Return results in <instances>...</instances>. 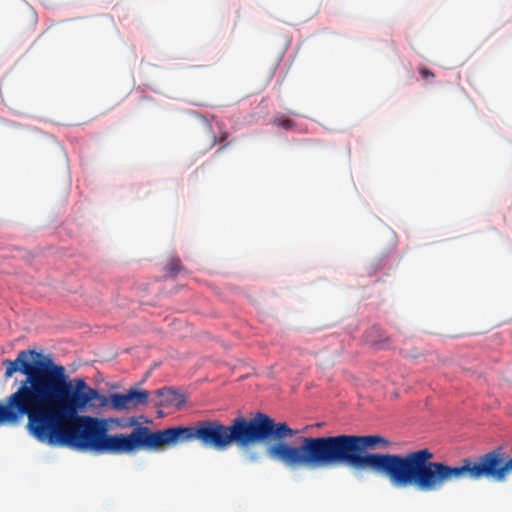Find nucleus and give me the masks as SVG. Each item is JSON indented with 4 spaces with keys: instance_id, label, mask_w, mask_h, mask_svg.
Masks as SVG:
<instances>
[{
    "instance_id": "1",
    "label": "nucleus",
    "mask_w": 512,
    "mask_h": 512,
    "mask_svg": "<svg viewBox=\"0 0 512 512\" xmlns=\"http://www.w3.org/2000/svg\"><path fill=\"white\" fill-rule=\"evenodd\" d=\"M388 441L378 435H348L302 437L298 445L274 443L267 455L289 469L318 470L349 467L370 469L386 477L395 488H414L425 492L433 454L428 449L404 455L368 453V448Z\"/></svg>"
},
{
    "instance_id": "2",
    "label": "nucleus",
    "mask_w": 512,
    "mask_h": 512,
    "mask_svg": "<svg viewBox=\"0 0 512 512\" xmlns=\"http://www.w3.org/2000/svg\"><path fill=\"white\" fill-rule=\"evenodd\" d=\"M4 378L20 372L17 386L22 421L26 428L46 427L80 416L87 407H105L107 396L89 386L83 378L69 379L65 367L35 350H21L14 360L5 359Z\"/></svg>"
},
{
    "instance_id": "3",
    "label": "nucleus",
    "mask_w": 512,
    "mask_h": 512,
    "mask_svg": "<svg viewBox=\"0 0 512 512\" xmlns=\"http://www.w3.org/2000/svg\"><path fill=\"white\" fill-rule=\"evenodd\" d=\"M297 434L285 422H275L268 415L258 412L253 418L236 417L230 425L218 420H201L192 426H175L164 430L152 431L150 435V451L181 443L198 441L203 447L223 451L235 444L247 447L263 441L284 440Z\"/></svg>"
},
{
    "instance_id": "4",
    "label": "nucleus",
    "mask_w": 512,
    "mask_h": 512,
    "mask_svg": "<svg viewBox=\"0 0 512 512\" xmlns=\"http://www.w3.org/2000/svg\"><path fill=\"white\" fill-rule=\"evenodd\" d=\"M132 427L128 434H108L104 420L81 415L60 423L28 430L38 441L51 446H68L115 455L134 454L140 450L150 451L151 429L130 417L127 425Z\"/></svg>"
},
{
    "instance_id": "5",
    "label": "nucleus",
    "mask_w": 512,
    "mask_h": 512,
    "mask_svg": "<svg viewBox=\"0 0 512 512\" xmlns=\"http://www.w3.org/2000/svg\"><path fill=\"white\" fill-rule=\"evenodd\" d=\"M510 473H512V457H509L502 447H497L475 459L464 458L459 466H449L443 462L431 460L425 492L438 491L447 483L464 478L471 480L487 478L504 482Z\"/></svg>"
},
{
    "instance_id": "6",
    "label": "nucleus",
    "mask_w": 512,
    "mask_h": 512,
    "mask_svg": "<svg viewBox=\"0 0 512 512\" xmlns=\"http://www.w3.org/2000/svg\"><path fill=\"white\" fill-rule=\"evenodd\" d=\"M107 398L108 405H110L113 410H131L141 405H147L149 392L146 390L130 388L125 393H114Z\"/></svg>"
},
{
    "instance_id": "7",
    "label": "nucleus",
    "mask_w": 512,
    "mask_h": 512,
    "mask_svg": "<svg viewBox=\"0 0 512 512\" xmlns=\"http://www.w3.org/2000/svg\"><path fill=\"white\" fill-rule=\"evenodd\" d=\"M22 422L17 389L0 402V426L17 425Z\"/></svg>"
},
{
    "instance_id": "8",
    "label": "nucleus",
    "mask_w": 512,
    "mask_h": 512,
    "mask_svg": "<svg viewBox=\"0 0 512 512\" xmlns=\"http://www.w3.org/2000/svg\"><path fill=\"white\" fill-rule=\"evenodd\" d=\"M155 393L160 397V400L155 404L157 407H174L180 409L186 402L185 396L171 387L158 389Z\"/></svg>"
},
{
    "instance_id": "9",
    "label": "nucleus",
    "mask_w": 512,
    "mask_h": 512,
    "mask_svg": "<svg viewBox=\"0 0 512 512\" xmlns=\"http://www.w3.org/2000/svg\"><path fill=\"white\" fill-rule=\"evenodd\" d=\"M166 269L171 274H176L181 270V264L180 261L177 259H172L166 266Z\"/></svg>"
},
{
    "instance_id": "10",
    "label": "nucleus",
    "mask_w": 512,
    "mask_h": 512,
    "mask_svg": "<svg viewBox=\"0 0 512 512\" xmlns=\"http://www.w3.org/2000/svg\"><path fill=\"white\" fill-rule=\"evenodd\" d=\"M275 123L281 127H283L284 129L288 130V129H291L293 126H294V123L293 121H291L290 119L288 118H284V117H279V118H276L275 119Z\"/></svg>"
},
{
    "instance_id": "11",
    "label": "nucleus",
    "mask_w": 512,
    "mask_h": 512,
    "mask_svg": "<svg viewBox=\"0 0 512 512\" xmlns=\"http://www.w3.org/2000/svg\"><path fill=\"white\" fill-rule=\"evenodd\" d=\"M419 73L424 79L433 78L435 76L432 71L424 67L419 69Z\"/></svg>"
},
{
    "instance_id": "12",
    "label": "nucleus",
    "mask_w": 512,
    "mask_h": 512,
    "mask_svg": "<svg viewBox=\"0 0 512 512\" xmlns=\"http://www.w3.org/2000/svg\"><path fill=\"white\" fill-rule=\"evenodd\" d=\"M317 427H321L322 426V423H317L316 424Z\"/></svg>"
}]
</instances>
